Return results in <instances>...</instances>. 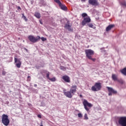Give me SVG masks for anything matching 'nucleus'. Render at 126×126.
Listing matches in <instances>:
<instances>
[{
	"label": "nucleus",
	"mask_w": 126,
	"mask_h": 126,
	"mask_svg": "<svg viewBox=\"0 0 126 126\" xmlns=\"http://www.w3.org/2000/svg\"><path fill=\"white\" fill-rule=\"evenodd\" d=\"M77 89V86L74 85L71 87L69 91H66L65 90H63V93L64 95L67 97V98H72V96L76 93V90Z\"/></svg>",
	"instance_id": "nucleus-1"
},
{
	"label": "nucleus",
	"mask_w": 126,
	"mask_h": 126,
	"mask_svg": "<svg viewBox=\"0 0 126 126\" xmlns=\"http://www.w3.org/2000/svg\"><path fill=\"white\" fill-rule=\"evenodd\" d=\"M86 57L89 59L91 60L93 62H96V59L93 58L92 56H94V51L92 49H86L85 50Z\"/></svg>",
	"instance_id": "nucleus-2"
},
{
	"label": "nucleus",
	"mask_w": 126,
	"mask_h": 126,
	"mask_svg": "<svg viewBox=\"0 0 126 126\" xmlns=\"http://www.w3.org/2000/svg\"><path fill=\"white\" fill-rule=\"evenodd\" d=\"M102 88V84L101 83H95L94 85L92 87L91 90L94 92H96L97 91H100Z\"/></svg>",
	"instance_id": "nucleus-3"
},
{
	"label": "nucleus",
	"mask_w": 126,
	"mask_h": 126,
	"mask_svg": "<svg viewBox=\"0 0 126 126\" xmlns=\"http://www.w3.org/2000/svg\"><path fill=\"white\" fill-rule=\"evenodd\" d=\"M2 123L5 126L9 125V119H8V116L7 115L5 114L2 115Z\"/></svg>",
	"instance_id": "nucleus-4"
},
{
	"label": "nucleus",
	"mask_w": 126,
	"mask_h": 126,
	"mask_svg": "<svg viewBox=\"0 0 126 126\" xmlns=\"http://www.w3.org/2000/svg\"><path fill=\"white\" fill-rule=\"evenodd\" d=\"M83 104L84 105V107L85 108V109L88 112H89V111H90V108H91L93 106V105H92V104L88 102V101L86 99L84 100V101L83 102ZM88 107H89V108Z\"/></svg>",
	"instance_id": "nucleus-5"
},
{
	"label": "nucleus",
	"mask_w": 126,
	"mask_h": 126,
	"mask_svg": "<svg viewBox=\"0 0 126 126\" xmlns=\"http://www.w3.org/2000/svg\"><path fill=\"white\" fill-rule=\"evenodd\" d=\"M118 123L121 126H126V117H121L118 120Z\"/></svg>",
	"instance_id": "nucleus-6"
},
{
	"label": "nucleus",
	"mask_w": 126,
	"mask_h": 126,
	"mask_svg": "<svg viewBox=\"0 0 126 126\" xmlns=\"http://www.w3.org/2000/svg\"><path fill=\"white\" fill-rule=\"evenodd\" d=\"M14 62L15 63L16 66L18 67V68H20L21 66V64L22 63V62H21V59L14 57Z\"/></svg>",
	"instance_id": "nucleus-7"
},
{
	"label": "nucleus",
	"mask_w": 126,
	"mask_h": 126,
	"mask_svg": "<svg viewBox=\"0 0 126 126\" xmlns=\"http://www.w3.org/2000/svg\"><path fill=\"white\" fill-rule=\"evenodd\" d=\"M28 39L32 43H36V42L38 41V40L40 39V36H37L36 38V37H34V36H33V35H30L28 36Z\"/></svg>",
	"instance_id": "nucleus-8"
},
{
	"label": "nucleus",
	"mask_w": 126,
	"mask_h": 126,
	"mask_svg": "<svg viewBox=\"0 0 126 126\" xmlns=\"http://www.w3.org/2000/svg\"><path fill=\"white\" fill-rule=\"evenodd\" d=\"M54 1L59 4V6L61 7L62 10H66L67 8L65 6V5L63 4L60 0H54Z\"/></svg>",
	"instance_id": "nucleus-9"
},
{
	"label": "nucleus",
	"mask_w": 126,
	"mask_h": 126,
	"mask_svg": "<svg viewBox=\"0 0 126 126\" xmlns=\"http://www.w3.org/2000/svg\"><path fill=\"white\" fill-rule=\"evenodd\" d=\"M91 22V19H90V16H87L86 18H84L82 22V25L83 26H85L87 23Z\"/></svg>",
	"instance_id": "nucleus-10"
},
{
	"label": "nucleus",
	"mask_w": 126,
	"mask_h": 126,
	"mask_svg": "<svg viewBox=\"0 0 126 126\" xmlns=\"http://www.w3.org/2000/svg\"><path fill=\"white\" fill-rule=\"evenodd\" d=\"M65 29L68 30V31H72L73 30L71 27V25H69V21H67V23L64 26Z\"/></svg>",
	"instance_id": "nucleus-11"
},
{
	"label": "nucleus",
	"mask_w": 126,
	"mask_h": 126,
	"mask_svg": "<svg viewBox=\"0 0 126 126\" xmlns=\"http://www.w3.org/2000/svg\"><path fill=\"white\" fill-rule=\"evenodd\" d=\"M89 3L92 5H98L99 4L97 0H89Z\"/></svg>",
	"instance_id": "nucleus-12"
},
{
	"label": "nucleus",
	"mask_w": 126,
	"mask_h": 126,
	"mask_svg": "<svg viewBox=\"0 0 126 126\" xmlns=\"http://www.w3.org/2000/svg\"><path fill=\"white\" fill-rule=\"evenodd\" d=\"M62 79L65 81V82H67V83H69L70 82V78L68 77V76L63 75L62 76Z\"/></svg>",
	"instance_id": "nucleus-13"
},
{
	"label": "nucleus",
	"mask_w": 126,
	"mask_h": 126,
	"mask_svg": "<svg viewBox=\"0 0 126 126\" xmlns=\"http://www.w3.org/2000/svg\"><path fill=\"white\" fill-rule=\"evenodd\" d=\"M112 78L114 81H118V82H122L121 80H119L118 79V75L116 74H112Z\"/></svg>",
	"instance_id": "nucleus-14"
},
{
	"label": "nucleus",
	"mask_w": 126,
	"mask_h": 126,
	"mask_svg": "<svg viewBox=\"0 0 126 126\" xmlns=\"http://www.w3.org/2000/svg\"><path fill=\"white\" fill-rule=\"evenodd\" d=\"M120 72H121L123 75H125V76H126V67L120 70Z\"/></svg>",
	"instance_id": "nucleus-15"
},
{
	"label": "nucleus",
	"mask_w": 126,
	"mask_h": 126,
	"mask_svg": "<svg viewBox=\"0 0 126 126\" xmlns=\"http://www.w3.org/2000/svg\"><path fill=\"white\" fill-rule=\"evenodd\" d=\"M34 16L36 17V18H41V14H40V13L38 12H35L34 14Z\"/></svg>",
	"instance_id": "nucleus-16"
},
{
	"label": "nucleus",
	"mask_w": 126,
	"mask_h": 126,
	"mask_svg": "<svg viewBox=\"0 0 126 126\" xmlns=\"http://www.w3.org/2000/svg\"><path fill=\"white\" fill-rule=\"evenodd\" d=\"M45 72L46 73V77L48 79H50V72L45 71Z\"/></svg>",
	"instance_id": "nucleus-17"
},
{
	"label": "nucleus",
	"mask_w": 126,
	"mask_h": 126,
	"mask_svg": "<svg viewBox=\"0 0 126 126\" xmlns=\"http://www.w3.org/2000/svg\"><path fill=\"white\" fill-rule=\"evenodd\" d=\"M111 94H117V91H115L114 90H113V88H111Z\"/></svg>",
	"instance_id": "nucleus-18"
},
{
	"label": "nucleus",
	"mask_w": 126,
	"mask_h": 126,
	"mask_svg": "<svg viewBox=\"0 0 126 126\" xmlns=\"http://www.w3.org/2000/svg\"><path fill=\"white\" fill-rule=\"evenodd\" d=\"M110 30H111V25H109L106 29V32H108Z\"/></svg>",
	"instance_id": "nucleus-19"
},
{
	"label": "nucleus",
	"mask_w": 126,
	"mask_h": 126,
	"mask_svg": "<svg viewBox=\"0 0 126 126\" xmlns=\"http://www.w3.org/2000/svg\"><path fill=\"white\" fill-rule=\"evenodd\" d=\"M22 18L27 22V21H28V19H27V18H26V16H24V14H22Z\"/></svg>",
	"instance_id": "nucleus-20"
},
{
	"label": "nucleus",
	"mask_w": 126,
	"mask_h": 126,
	"mask_svg": "<svg viewBox=\"0 0 126 126\" xmlns=\"http://www.w3.org/2000/svg\"><path fill=\"white\" fill-rule=\"evenodd\" d=\"M82 16L84 18H85L86 17H87V16H88V15H87V14L86 13H83L82 14Z\"/></svg>",
	"instance_id": "nucleus-21"
},
{
	"label": "nucleus",
	"mask_w": 126,
	"mask_h": 126,
	"mask_svg": "<svg viewBox=\"0 0 126 126\" xmlns=\"http://www.w3.org/2000/svg\"><path fill=\"white\" fill-rule=\"evenodd\" d=\"M88 25L90 28H93L94 29H95V27H94L93 24H89Z\"/></svg>",
	"instance_id": "nucleus-22"
},
{
	"label": "nucleus",
	"mask_w": 126,
	"mask_h": 126,
	"mask_svg": "<svg viewBox=\"0 0 126 126\" xmlns=\"http://www.w3.org/2000/svg\"><path fill=\"white\" fill-rule=\"evenodd\" d=\"M49 80H50L51 81H52L53 82H54L55 81H56V78L55 77H53L52 78L49 79Z\"/></svg>",
	"instance_id": "nucleus-23"
},
{
	"label": "nucleus",
	"mask_w": 126,
	"mask_h": 126,
	"mask_svg": "<svg viewBox=\"0 0 126 126\" xmlns=\"http://www.w3.org/2000/svg\"><path fill=\"white\" fill-rule=\"evenodd\" d=\"M121 3V5H123V6H125V7H126V1H123Z\"/></svg>",
	"instance_id": "nucleus-24"
},
{
	"label": "nucleus",
	"mask_w": 126,
	"mask_h": 126,
	"mask_svg": "<svg viewBox=\"0 0 126 126\" xmlns=\"http://www.w3.org/2000/svg\"><path fill=\"white\" fill-rule=\"evenodd\" d=\"M107 89H108V91H109V94H108V95H111V87H107Z\"/></svg>",
	"instance_id": "nucleus-25"
},
{
	"label": "nucleus",
	"mask_w": 126,
	"mask_h": 126,
	"mask_svg": "<svg viewBox=\"0 0 126 126\" xmlns=\"http://www.w3.org/2000/svg\"><path fill=\"white\" fill-rule=\"evenodd\" d=\"M84 120H88V116L86 113L84 115Z\"/></svg>",
	"instance_id": "nucleus-26"
},
{
	"label": "nucleus",
	"mask_w": 126,
	"mask_h": 126,
	"mask_svg": "<svg viewBox=\"0 0 126 126\" xmlns=\"http://www.w3.org/2000/svg\"><path fill=\"white\" fill-rule=\"evenodd\" d=\"M41 40H42L43 42H44V41H47V38H45V37H42L41 38Z\"/></svg>",
	"instance_id": "nucleus-27"
},
{
	"label": "nucleus",
	"mask_w": 126,
	"mask_h": 126,
	"mask_svg": "<svg viewBox=\"0 0 126 126\" xmlns=\"http://www.w3.org/2000/svg\"><path fill=\"white\" fill-rule=\"evenodd\" d=\"M60 69H62V70H65V67H64L63 66H61L60 67Z\"/></svg>",
	"instance_id": "nucleus-28"
},
{
	"label": "nucleus",
	"mask_w": 126,
	"mask_h": 126,
	"mask_svg": "<svg viewBox=\"0 0 126 126\" xmlns=\"http://www.w3.org/2000/svg\"><path fill=\"white\" fill-rule=\"evenodd\" d=\"M78 116L79 118H82V117H83V116L81 113L78 114Z\"/></svg>",
	"instance_id": "nucleus-29"
},
{
	"label": "nucleus",
	"mask_w": 126,
	"mask_h": 126,
	"mask_svg": "<svg viewBox=\"0 0 126 126\" xmlns=\"http://www.w3.org/2000/svg\"><path fill=\"white\" fill-rule=\"evenodd\" d=\"M2 75H5V74H6V72L4 71H2Z\"/></svg>",
	"instance_id": "nucleus-30"
},
{
	"label": "nucleus",
	"mask_w": 126,
	"mask_h": 126,
	"mask_svg": "<svg viewBox=\"0 0 126 126\" xmlns=\"http://www.w3.org/2000/svg\"><path fill=\"white\" fill-rule=\"evenodd\" d=\"M38 118H39V119H41L42 118V116H41V115L39 114L37 115Z\"/></svg>",
	"instance_id": "nucleus-31"
},
{
	"label": "nucleus",
	"mask_w": 126,
	"mask_h": 126,
	"mask_svg": "<svg viewBox=\"0 0 126 126\" xmlns=\"http://www.w3.org/2000/svg\"><path fill=\"white\" fill-rule=\"evenodd\" d=\"M113 27H115V25H111V28H113Z\"/></svg>",
	"instance_id": "nucleus-32"
},
{
	"label": "nucleus",
	"mask_w": 126,
	"mask_h": 126,
	"mask_svg": "<svg viewBox=\"0 0 126 126\" xmlns=\"http://www.w3.org/2000/svg\"><path fill=\"white\" fill-rule=\"evenodd\" d=\"M39 23H40L41 25H43V23L42 22V21H41V20H39Z\"/></svg>",
	"instance_id": "nucleus-33"
},
{
	"label": "nucleus",
	"mask_w": 126,
	"mask_h": 126,
	"mask_svg": "<svg viewBox=\"0 0 126 126\" xmlns=\"http://www.w3.org/2000/svg\"><path fill=\"white\" fill-rule=\"evenodd\" d=\"M18 9H21V8H20V6H18Z\"/></svg>",
	"instance_id": "nucleus-34"
},
{
	"label": "nucleus",
	"mask_w": 126,
	"mask_h": 126,
	"mask_svg": "<svg viewBox=\"0 0 126 126\" xmlns=\"http://www.w3.org/2000/svg\"><path fill=\"white\" fill-rule=\"evenodd\" d=\"M34 87H37V84H34Z\"/></svg>",
	"instance_id": "nucleus-35"
},
{
	"label": "nucleus",
	"mask_w": 126,
	"mask_h": 126,
	"mask_svg": "<svg viewBox=\"0 0 126 126\" xmlns=\"http://www.w3.org/2000/svg\"><path fill=\"white\" fill-rule=\"evenodd\" d=\"M79 96H80V98H82V95L81 94H80Z\"/></svg>",
	"instance_id": "nucleus-36"
},
{
	"label": "nucleus",
	"mask_w": 126,
	"mask_h": 126,
	"mask_svg": "<svg viewBox=\"0 0 126 126\" xmlns=\"http://www.w3.org/2000/svg\"><path fill=\"white\" fill-rule=\"evenodd\" d=\"M82 1H85V0H81Z\"/></svg>",
	"instance_id": "nucleus-37"
},
{
	"label": "nucleus",
	"mask_w": 126,
	"mask_h": 126,
	"mask_svg": "<svg viewBox=\"0 0 126 126\" xmlns=\"http://www.w3.org/2000/svg\"><path fill=\"white\" fill-rule=\"evenodd\" d=\"M28 78H30V76H29L28 77Z\"/></svg>",
	"instance_id": "nucleus-38"
},
{
	"label": "nucleus",
	"mask_w": 126,
	"mask_h": 126,
	"mask_svg": "<svg viewBox=\"0 0 126 126\" xmlns=\"http://www.w3.org/2000/svg\"><path fill=\"white\" fill-rule=\"evenodd\" d=\"M26 51H27V49L25 48Z\"/></svg>",
	"instance_id": "nucleus-39"
},
{
	"label": "nucleus",
	"mask_w": 126,
	"mask_h": 126,
	"mask_svg": "<svg viewBox=\"0 0 126 126\" xmlns=\"http://www.w3.org/2000/svg\"><path fill=\"white\" fill-rule=\"evenodd\" d=\"M40 126H43V125H40Z\"/></svg>",
	"instance_id": "nucleus-40"
}]
</instances>
